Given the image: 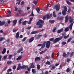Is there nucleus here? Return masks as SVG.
<instances>
[{"label": "nucleus", "instance_id": "obj_1", "mask_svg": "<svg viewBox=\"0 0 74 74\" xmlns=\"http://www.w3.org/2000/svg\"><path fill=\"white\" fill-rule=\"evenodd\" d=\"M47 48H49L50 47V44H51V42L49 41H47V42L45 41L43 42L42 46H41V47L39 49V51H41L43 48H44L45 47V46Z\"/></svg>", "mask_w": 74, "mask_h": 74}, {"label": "nucleus", "instance_id": "obj_2", "mask_svg": "<svg viewBox=\"0 0 74 74\" xmlns=\"http://www.w3.org/2000/svg\"><path fill=\"white\" fill-rule=\"evenodd\" d=\"M44 21L42 20H39V21L37 23L36 25L38 26V28H42V25L40 23H44Z\"/></svg>", "mask_w": 74, "mask_h": 74}, {"label": "nucleus", "instance_id": "obj_3", "mask_svg": "<svg viewBox=\"0 0 74 74\" xmlns=\"http://www.w3.org/2000/svg\"><path fill=\"white\" fill-rule=\"evenodd\" d=\"M63 38V36H61V38H57L54 40L53 41L54 44H55L57 42L59 41L60 40H61Z\"/></svg>", "mask_w": 74, "mask_h": 74}, {"label": "nucleus", "instance_id": "obj_4", "mask_svg": "<svg viewBox=\"0 0 74 74\" xmlns=\"http://www.w3.org/2000/svg\"><path fill=\"white\" fill-rule=\"evenodd\" d=\"M54 9H56V11H58L60 9L59 7L58 6V5H56L54 6Z\"/></svg>", "mask_w": 74, "mask_h": 74}, {"label": "nucleus", "instance_id": "obj_5", "mask_svg": "<svg viewBox=\"0 0 74 74\" xmlns=\"http://www.w3.org/2000/svg\"><path fill=\"white\" fill-rule=\"evenodd\" d=\"M27 68H28V66L23 65L21 67V69H24V70H26V69Z\"/></svg>", "mask_w": 74, "mask_h": 74}, {"label": "nucleus", "instance_id": "obj_6", "mask_svg": "<svg viewBox=\"0 0 74 74\" xmlns=\"http://www.w3.org/2000/svg\"><path fill=\"white\" fill-rule=\"evenodd\" d=\"M69 22L71 23H73V19L72 17H71V16H69Z\"/></svg>", "mask_w": 74, "mask_h": 74}, {"label": "nucleus", "instance_id": "obj_7", "mask_svg": "<svg viewBox=\"0 0 74 74\" xmlns=\"http://www.w3.org/2000/svg\"><path fill=\"white\" fill-rule=\"evenodd\" d=\"M34 40V37H32L30 38L29 40V42H32Z\"/></svg>", "mask_w": 74, "mask_h": 74}, {"label": "nucleus", "instance_id": "obj_8", "mask_svg": "<svg viewBox=\"0 0 74 74\" xmlns=\"http://www.w3.org/2000/svg\"><path fill=\"white\" fill-rule=\"evenodd\" d=\"M65 22H67L69 21V16L67 15V16L65 17Z\"/></svg>", "mask_w": 74, "mask_h": 74}, {"label": "nucleus", "instance_id": "obj_9", "mask_svg": "<svg viewBox=\"0 0 74 74\" xmlns=\"http://www.w3.org/2000/svg\"><path fill=\"white\" fill-rule=\"evenodd\" d=\"M18 11L20 14H23L24 13V11L23 10H18Z\"/></svg>", "mask_w": 74, "mask_h": 74}, {"label": "nucleus", "instance_id": "obj_10", "mask_svg": "<svg viewBox=\"0 0 74 74\" xmlns=\"http://www.w3.org/2000/svg\"><path fill=\"white\" fill-rule=\"evenodd\" d=\"M40 60V58L39 57H37L35 58V61L36 62Z\"/></svg>", "mask_w": 74, "mask_h": 74}, {"label": "nucleus", "instance_id": "obj_11", "mask_svg": "<svg viewBox=\"0 0 74 74\" xmlns=\"http://www.w3.org/2000/svg\"><path fill=\"white\" fill-rule=\"evenodd\" d=\"M21 63L19 64H18V67L17 68V70H20V69H21L22 68V66H21Z\"/></svg>", "mask_w": 74, "mask_h": 74}, {"label": "nucleus", "instance_id": "obj_12", "mask_svg": "<svg viewBox=\"0 0 74 74\" xmlns=\"http://www.w3.org/2000/svg\"><path fill=\"white\" fill-rule=\"evenodd\" d=\"M23 20V18H21L19 21L18 24L19 25H21L22 24V21Z\"/></svg>", "mask_w": 74, "mask_h": 74}, {"label": "nucleus", "instance_id": "obj_13", "mask_svg": "<svg viewBox=\"0 0 74 74\" xmlns=\"http://www.w3.org/2000/svg\"><path fill=\"white\" fill-rule=\"evenodd\" d=\"M19 32H18L16 33L15 37L16 38L18 39L19 38Z\"/></svg>", "mask_w": 74, "mask_h": 74}, {"label": "nucleus", "instance_id": "obj_14", "mask_svg": "<svg viewBox=\"0 0 74 74\" xmlns=\"http://www.w3.org/2000/svg\"><path fill=\"white\" fill-rule=\"evenodd\" d=\"M62 32H63V28H62L61 29H58L57 31L58 33H60Z\"/></svg>", "mask_w": 74, "mask_h": 74}, {"label": "nucleus", "instance_id": "obj_15", "mask_svg": "<svg viewBox=\"0 0 74 74\" xmlns=\"http://www.w3.org/2000/svg\"><path fill=\"white\" fill-rule=\"evenodd\" d=\"M13 26H15L16 24V22H17V20H14L13 21Z\"/></svg>", "mask_w": 74, "mask_h": 74}, {"label": "nucleus", "instance_id": "obj_16", "mask_svg": "<svg viewBox=\"0 0 74 74\" xmlns=\"http://www.w3.org/2000/svg\"><path fill=\"white\" fill-rule=\"evenodd\" d=\"M73 23H71L68 27V28H69L70 29H71L72 27H73Z\"/></svg>", "mask_w": 74, "mask_h": 74}, {"label": "nucleus", "instance_id": "obj_17", "mask_svg": "<svg viewBox=\"0 0 74 74\" xmlns=\"http://www.w3.org/2000/svg\"><path fill=\"white\" fill-rule=\"evenodd\" d=\"M5 23V21H3L1 22V21H0V26H3Z\"/></svg>", "mask_w": 74, "mask_h": 74}, {"label": "nucleus", "instance_id": "obj_18", "mask_svg": "<svg viewBox=\"0 0 74 74\" xmlns=\"http://www.w3.org/2000/svg\"><path fill=\"white\" fill-rule=\"evenodd\" d=\"M33 17H32L30 18L29 21L28 23V24H30V23H32V21H33Z\"/></svg>", "mask_w": 74, "mask_h": 74}, {"label": "nucleus", "instance_id": "obj_19", "mask_svg": "<svg viewBox=\"0 0 74 74\" xmlns=\"http://www.w3.org/2000/svg\"><path fill=\"white\" fill-rule=\"evenodd\" d=\"M66 2L68 5H71L72 4L69 1L66 0Z\"/></svg>", "mask_w": 74, "mask_h": 74}, {"label": "nucleus", "instance_id": "obj_20", "mask_svg": "<svg viewBox=\"0 0 74 74\" xmlns=\"http://www.w3.org/2000/svg\"><path fill=\"white\" fill-rule=\"evenodd\" d=\"M56 12L55 11H53V17L55 18V17H56Z\"/></svg>", "mask_w": 74, "mask_h": 74}, {"label": "nucleus", "instance_id": "obj_21", "mask_svg": "<svg viewBox=\"0 0 74 74\" xmlns=\"http://www.w3.org/2000/svg\"><path fill=\"white\" fill-rule=\"evenodd\" d=\"M6 52V49L5 48H4L2 52V54H4V53H5Z\"/></svg>", "mask_w": 74, "mask_h": 74}, {"label": "nucleus", "instance_id": "obj_22", "mask_svg": "<svg viewBox=\"0 0 74 74\" xmlns=\"http://www.w3.org/2000/svg\"><path fill=\"white\" fill-rule=\"evenodd\" d=\"M23 51V48L21 47L20 49L18 51L17 53H21V51Z\"/></svg>", "mask_w": 74, "mask_h": 74}, {"label": "nucleus", "instance_id": "obj_23", "mask_svg": "<svg viewBox=\"0 0 74 74\" xmlns=\"http://www.w3.org/2000/svg\"><path fill=\"white\" fill-rule=\"evenodd\" d=\"M38 33V32H37V31L32 32H31V34H36Z\"/></svg>", "mask_w": 74, "mask_h": 74}, {"label": "nucleus", "instance_id": "obj_24", "mask_svg": "<svg viewBox=\"0 0 74 74\" xmlns=\"http://www.w3.org/2000/svg\"><path fill=\"white\" fill-rule=\"evenodd\" d=\"M46 51H47V49H45V50L43 51H41L40 53V55H41V54H42V53H45V52H46Z\"/></svg>", "mask_w": 74, "mask_h": 74}, {"label": "nucleus", "instance_id": "obj_25", "mask_svg": "<svg viewBox=\"0 0 74 74\" xmlns=\"http://www.w3.org/2000/svg\"><path fill=\"white\" fill-rule=\"evenodd\" d=\"M26 23H27V21H25L22 22L23 25H26Z\"/></svg>", "mask_w": 74, "mask_h": 74}, {"label": "nucleus", "instance_id": "obj_26", "mask_svg": "<svg viewBox=\"0 0 74 74\" xmlns=\"http://www.w3.org/2000/svg\"><path fill=\"white\" fill-rule=\"evenodd\" d=\"M41 36H42V35H37V39H38V40H39V38H40V37H41Z\"/></svg>", "mask_w": 74, "mask_h": 74}, {"label": "nucleus", "instance_id": "obj_27", "mask_svg": "<svg viewBox=\"0 0 74 74\" xmlns=\"http://www.w3.org/2000/svg\"><path fill=\"white\" fill-rule=\"evenodd\" d=\"M69 30V28L68 27H66L65 28L64 30L65 32H68Z\"/></svg>", "mask_w": 74, "mask_h": 74}, {"label": "nucleus", "instance_id": "obj_28", "mask_svg": "<svg viewBox=\"0 0 74 74\" xmlns=\"http://www.w3.org/2000/svg\"><path fill=\"white\" fill-rule=\"evenodd\" d=\"M64 11H65V12H66L67 11V7L66 6H65L64 7V10H63Z\"/></svg>", "mask_w": 74, "mask_h": 74}, {"label": "nucleus", "instance_id": "obj_29", "mask_svg": "<svg viewBox=\"0 0 74 74\" xmlns=\"http://www.w3.org/2000/svg\"><path fill=\"white\" fill-rule=\"evenodd\" d=\"M36 10L37 11L38 13H40V9L38 8H36Z\"/></svg>", "mask_w": 74, "mask_h": 74}, {"label": "nucleus", "instance_id": "obj_30", "mask_svg": "<svg viewBox=\"0 0 74 74\" xmlns=\"http://www.w3.org/2000/svg\"><path fill=\"white\" fill-rule=\"evenodd\" d=\"M22 59V56H19L17 58H16V60H21Z\"/></svg>", "mask_w": 74, "mask_h": 74}, {"label": "nucleus", "instance_id": "obj_31", "mask_svg": "<svg viewBox=\"0 0 74 74\" xmlns=\"http://www.w3.org/2000/svg\"><path fill=\"white\" fill-rule=\"evenodd\" d=\"M66 42L64 41H63L61 43V45H66Z\"/></svg>", "mask_w": 74, "mask_h": 74}, {"label": "nucleus", "instance_id": "obj_32", "mask_svg": "<svg viewBox=\"0 0 74 74\" xmlns=\"http://www.w3.org/2000/svg\"><path fill=\"white\" fill-rule=\"evenodd\" d=\"M62 14L63 15H65L66 14V12H65V11H62Z\"/></svg>", "mask_w": 74, "mask_h": 74}, {"label": "nucleus", "instance_id": "obj_33", "mask_svg": "<svg viewBox=\"0 0 74 74\" xmlns=\"http://www.w3.org/2000/svg\"><path fill=\"white\" fill-rule=\"evenodd\" d=\"M49 23H54L55 22V21L54 20H50L49 21Z\"/></svg>", "mask_w": 74, "mask_h": 74}, {"label": "nucleus", "instance_id": "obj_34", "mask_svg": "<svg viewBox=\"0 0 74 74\" xmlns=\"http://www.w3.org/2000/svg\"><path fill=\"white\" fill-rule=\"evenodd\" d=\"M13 56L12 55H10L9 56V59H11L12 58Z\"/></svg>", "mask_w": 74, "mask_h": 74}, {"label": "nucleus", "instance_id": "obj_35", "mask_svg": "<svg viewBox=\"0 0 74 74\" xmlns=\"http://www.w3.org/2000/svg\"><path fill=\"white\" fill-rule=\"evenodd\" d=\"M56 67L55 66H52L51 68V70H53L54 69H55V68H56Z\"/></svg>", "mask_w": 74, "mask_h": 74}, {"label": "nucleus", "instance_id": "obj_36", "mask_svg": "<svg viewBox=\"0 0 74 74\" xmlns=\"http://www.w3.org/2000/svg\"><path fill=\"white\" fill-rule=\"evenodd\" d=\"M46 64H48V65H50L51 64V62H50L49 61H47L46 63Z\"/></svg>", "mask_w": 74, "mask_h": 74}, {"label": "nucleus", "instance_id": "obj_37", "mask_svg": "<svg viewBox=\"0 0 74 74\" xmlns=\"http://www.w3.org/2000/svg\"><path fill=\"white\" fill-rule=\"evenodd\" d=\"M37 69L38 70H40V66L38 64H37Z\"/></svg>", "mask_w": 74, "mask_h": 74}, {"label": "nucleus", "instance_id": "obj_38", "mask_svg": "<svg viewBox=\"0 0 74 74\" xmlns=\"http://www.w3.org/2000/svg\"><path fill=\"white\" fill-rule=\"evenodd\" d=\"M32 72L34 74H35L36 72V71H35V69H32Z\"/></svg>", "mask_w": 74, "mask_h": 74}, {"label": "nucleus", "instance_id": "obj_39", "mask_svg": "<svg viewBox=\"0 0 74 74\" xmlns=\"http://www.w3.org/2000/svg\"><path fill=\"white\" fill-rule=\"evenodd\" d=\"M56 27H55L53 29L52 31L53 32H56Z\"/></svg>", "mask_w": 74, "mask_h": 74}, {"label": "nucleus", "instance_id": "obj_40", "mask_svg": "<svg viewBox=\"0 0 74 74\" xmlns=\"http://www.w3.org/2000/svg\"><path fill=\"white\" fill-rule=\"evenodd\" d=\"M69 37V35H68L67 36H64V39H66V38H67Z\"/></svg>", "mask_w": 74, "mask_h": 74}, {"label": "nucleus", "instance_id": "obj_41", "mask_svg": "<svg viewBox=\"0 0 74 74\" xmlns=\"http://www.w3.org/2000/svg\"><path fill=\"white\" fill-rule=\"evenodd\" d=\"M31 16H34V14H33V12H32L31 14L29 16L30 17Z\"/></svg>", "mask_w": 74, "mask_h": 74}, {"label": "nucleus", "instance_id": "obj_42", "mask_svg": "<svg viewBox=\"0 0 74 74\" xmlns=\"http://www.w3.org/2000/svg\"><path fill=\"white\" fill-rule=\"evenodd\" d=\"M49 40L50 41H53H53H54V38H51L49 39Z\"/></svg>", "mask_w": 74, "mask_h": 74}, {"label": "nucleus", "instance_id": "obj_43", "mask_svg": "<svg viewBox=\"0 0 74 74\" xmlns=\"http://www.w3.org/2000/svg\"><path fill=\"white\" fill-rule=\"evenodd\" d=\"M32 69V68L31 67L29 66V68H27V71H30V69Z\"/></svg>", "mask_w": 74, "mask_h": 74}, {"label": "nucleus", "instance_id": "obj_44", "mask_svg": "<svg viewBox=\"0 0 74 74\" xmlns=\"http://www.w3.org/2000/svg\"><path fill=\"white\" fill-rule=\"evenodd\" d=\"M12 63V61H10L9 62V61H7V64H11Z\"/></svg>", "mask_w": 74, "mask_h": 74}, {"label": "nucleus", "instance_id": "obj_45", "mask_svg": "<svg viewBox=\"0 0 74 74\" xmlns=\"http://www.w3.org/2000/svg\"><path fill=\"white\" fill-rule=\"evenodd\" d=\"M33 3L35 5H37V1H34Z\"/></svg>", "mask_w": 74, "mask_h": 74}, {"label": "nucleus", "instance_id": "obj_46", "mask_svg": "<svg viewBox=\"0 0 74 74\" xmlns=\"http://www.w3.org/2000/svg\"><path fill=\"white\" fill-rule=\"evenodd\" d=\"M71 38H69L67 41V42H69L71 41Z\"/></svg>", "mask_w": 74, "mask_h": 74}, {"label": "nucleus", "instance_id": "obj_47", "mask_svg": "<svg viewBox=\"0 0 74 74\" xmlns=\"http://www.w3.org/2000/svg\"><path fill=\"white\" fill-rule=\"evenodd\" d=\"M27 38V37H25L22 40V41L23 42V41H25V40H26Z\"/></svg>", "mask_w": 74, "mask_h": 74}, {"label": "nucleus", "instance_id": "obj_48", "mask_svg": "<svg viewBox=\"0 0 74 74\" xmlns=\"http://www.w3.org/2000/svg\"><path fill=\"white\" fill-rule=\"evenodd\" d=\"M73 54H74V52H72V53H71L70 54V57H72V56H73Z\"/></svg>", "mask_w": 74, "mask_h": 74}, {"label": "nucleus", "instance_id": "obj_49", "mask_svg": "<svg viewBox=\"0 0 74 74\" xmlns=\"http://www.w3.org/2000/svg\"><path fill=\"white\" fill-rule=\"evenodd\" d=\"M17 1H18L19 2L18 3V5H19L20 3H21V0H16Z\"/></svg>", "mask_w": 74, "mask_h": 74}, {"label": "nucleus", "instance_id": "obj_50", "mask_svg": "<svg viewBox=\"0 0 74 74\" xmlns=\"http://www.w3.org/2000/svg\"><path fill=\"white\" fill-rule=\"evenodd\" d=\"M69 55H70V52H68L66 54V57H68V56H69Z\"/></svg>", "mask_w": 74, "mask_h": 74}, {"label": "nucleus", "instance_id": "obj_51", "mask_svg": "<svg viewBox=\"0 0 74 74\" xmlns=\"http://www.w3.org/2000/svg\"><path fill=\"white\" fill-rule=\"evenodd\" d=\"M3 59H7V55H5V56L3 57Z\"/></svg>", "mask_w": 74, "mask_h": 74}, {"label": "nucleus", "instance_id": "obj_52", "mask_svg": "<svg viewBox=\"0 0 74 74\" xmlns=\"http://www.w3.org/2000/svg\"><path fill=\"white\" fill-rule=\"evenodd\" d=\"M53 56H54V53L53 52L52 55H51V58L53 59Z\"/></svg>", "mask_w": 74, "mask_h": 74}, {"label": "nucleus", "instance_id": "obj_53", "mask_svg": "<svg viewBox=\"0 0 74 74\" xmlns=\"http://www.w3.org/2000/svg\"><path fill=\"white\" fill-rule=\"evenodd\" d=\"M24 4H25V2L23 1H22L21 2V5H23Z\"/></svg>", "mask_w": 74, "mask_h": 74}, {"label": "nucleus", "instance_id": "obj_54", "mask_svg": "<svg viewBox=\"0 0 74 74\" xmlns=\"http://www.w3.org/2000/svg\"><path fill=\"white\" fill-rule=\"evenodd\" d=\"M4 40V38L3 37L0 38V41H2Z\"/></svg>", "mask_w": 74, "mask_h": 74}, {"label": "nucleus", "instance_id": "obj_55", "mask_svg": "<svg viewBox=\"0 0 74 74\" xmlns=\"http://www.w3.org/2000/svg\"><path fill=\"white\" fill-rule=\"evenodd\" d=\"M63 55L64 57H66V54L64 52L63 54Z\"/></svg>", "mask_w": 74, "mask_h": 74}, {"label": "nucleus", "instance_id": "obj_56", "mask_svg": "<svg viewBox=\"0 0 74 74\" xmlns=\"http://www.w3.org/2000/svg\"><path fill=\"white\" fill-rule=\"evenodd\" d=\"M70 71V69L68 68L66 69V72L67 73H69Z\"/></svg>", "mask_w": 74, "mask_h": 74}, {"label": "nucleus", "instance_id": "obj_57", "mask_svg": "<svg viewBox=\"0 0 74 74\" xmlns=\"http://www.w3.org/2000/svg\"><path fill=\"white\" fill-rule=\"evenodd\" d=\"M12 71L11 69H9L8 70H7V72H10Z\"/></svg>", "mask_w": 74, "mask_h": 74}, {"label": "nucleus", "instance_id": "obj_58", "mask_svg": "<svg viewBox=\"0 0 74 74\" xmlns=\"http://www.w3.org/2000/svg\"><path fill=\"white\" fill-rule=\"evenodd\" d=\"M17 30H18V29L15 30V29H14L13 30V33H15V32H16Z\"/></svg>", "mask_w": 74, "mask_h": 74}, {"label": "nucleus", "instance_id": "obj_59", "mask_svg": "<svg viewBox=\"0 0 74 74\" xmlns=\"http://www.w3.org/2000/svg\"><path fill=\"white\" fill-rule=\"evenodd\" d=\"M31 64V65L30 66H29L31 67V68H32V66L33 65V63H32L31 64Z\"/></svg>", "mask_w": 74, "mask_h": 74}, {"label": "nucleus", "instance_id": "obj_60", "mask_svg": "<svg viewBox=\"0 0 74 74\" xmlns=\"http://www.w3.org/2000/svg\"><path fill=\"white\" fill-rule=\"evenodd\" d=\"M50 57L49 55H48L47 56H46V58L47 59H49Z\"/></svg>", "mask_w": 74, "mask_h": 74}, {"label": "nucleus", "instance_id": "obj_61", "mask_svg": "<svg viewBox=\"0 0 74 74\" xmlns=\"http://www.w3.org/2000/svg\"><path fill=\"white\" fill-rule=\"evenodd\" d=\"M49 3H47V6H46V8H48V7H49Z\"/></svg>", "mask_w": 74, "mask_h": 74}, {"label": "nucleus", "instance_id": "obj_62", "mask_svg": "<svg viewBox=\"0 0 74 74\" xmlns=\"http://www.w3.org/2000/svg\"><path fill=\"white\" fill-rule=\"evenodd\" d=\"M18 10V8H16V7H15V9H14V11H16Z\"/></svg>", "mask_w": 74, "mask_h": 74}, {"label": "nucleus", "instance_id": "obj_63", "mask_svg": "<svg viewBox=\"0 0 74 74\" xmlns=\"http://www.w3.org/2000/svg\"><path fill=\"white\" fill-rule=\"evenodd\" d=\"M4 26H5V27L8 26V23H5V24H4Z\"/></svg>", "mask_w": 74, "mask_h": 74}, {"label": "nucleus", "instance_id": "obj_64", "mask_svg": "<svg viewBox=\"0 0 74 74\" xmlns=\"http://www.w3.org/2000/svg\"><path fill=\"white\" fill-rule=\"evenodd\" d=\"M13 69H16V66L15 65H14L13 66Z\"/></svg>", "mask_w": 74, "mask_h": 74}]
</instances>
